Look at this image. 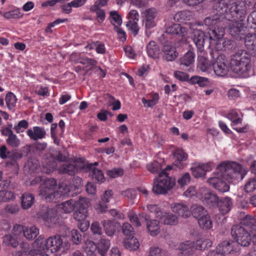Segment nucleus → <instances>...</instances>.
I'll return each instance as SVG.
<instances>
[{"mask_svg":"<svg viewBox=\"0 0 256 256\" xmlns=\"http://www.w3.org/2000/svg\"><path fill=\"white\" fill-rule=\"evenodd\" d=\"M210 66V64L206 58L203 56L198 57V66L202 72H206Z\"/></svg>","mask_w":256,"mask_h":256,"instance_id":"46","label":"nucleus"},{"mask_svg":"<svg viewBox=\"0 0 256 256\" xmlns=\"http://www.w3.org/2000/svg\"><path fill=\"white\" fill-rule=\"evenodd\" d=\"M26 133L31 139L34 140L43 138L46 134L44 128L39 126H34L32 129H28Z\"/></svg>","mask_w":256,"mask_h":256,"instance_id":"26","label":"nucleus"},{"mask_svg":"<svg viewBox=\"0 0 256 256\" xmlns=\"http://www.w3.org/2000/svg\"><path fill=\"white\" fill-rule=\"evenodd\" d=\"M56 182L54 178H48L39 187V195L46 200H53L57 192H56Z\"/></svg>","mask_w":256,"mask_h":256,"instance_id":"8","label":"nucleus"},{"mask_svg":"<svg viewBox=\"0 0 256 256\" xmlns=\"http://www.w3.org/2000/svg\"><path fill=\"white\" fill-rule=\"evenodd\" d=\"M198 221L200 226L204 230H210L212 227V222L208 214Z\"/></svg>","mask_w":256,"mask_h":256,"instance_id":"41","label":"nucleus"},{"mask_svg":"<svg viewBox=\"0 0 256 256\" xmlns=\"http://www.w3.org/2000/svg\"><path fill=\"white\" fill-rule=\"evenodd\" d=\"M222 251L226 254L239 251L240 248L236 242L232 240H224L218 245Z\"/></svg>","mask_w":256,"mask_h":256,"instance_id":"18","label":"nucleus"},{"mask_svg":"<svg viewBox=\"0 0 256 256\" xmlns=\"http://www.w3.org/2000/svg\"><path fill=\"white\" fill-rule=\"evenodd\" d=\"M200 193L201 194L203 201L210 206L217 205L219 198L216 194L205 188H202L200 189Z\"/></svg>","mask_w":256,"mask_h":256,"instance_id":"17","label":"nucleus"},{"mask_svg":"<svg viewBox=\"0 0 256 256\" xmlns=\"http://www.w3.org/2000/svg\"><path fill=\"white\" fill-rule=\"evenodd\" d=\"M24 235L29 240L34 239L39 234L38 229L35 226L26 228L23 230Z\"/></svg>","mask_w":256,"mask_h":256,"instance_id":"40","label":"nucleus"},{"mask_svg":"<svg viewBox=\"0 0 256 256\" xmlns=\"http://www.w3.org/2000/svg\"><path fill=\"white\" fill-rule=\"evenodd\" d=\"M190 82L192 84H197L201 87H204L209 84L210 82L208 78L204 77H201L198 76H192L190 80Z\"/></svg>","mask_w":256,"mask_h":256,"instance_id":"43","label":"nucleus"},{"mask_svg":"<svg viewBox=\"0 0 256 256\" xmlns=\"http://www.w3.org/2000/svg\"><path fill=\"white\" fill-rule=\"evenodd\" d=\"M14 198V195L12 192L6 190L0 191V202H6Z\"/></svg>","mask_w":256,"mask_h":256,"instance_id":"52","label":"nucleus"},{"mask_svg":"<svg viewBox=\"0 0 256 256\" xmlns=\"http://www.w3.org/2000/svg\"><path fill=\"white\" fill-rule=\"evenodd\" d=\"M190 180V174L186 172L178 180V182L181 186L188 184Z\"/></svg>","mask_w":256,"mask_h":256,"instance_id":"63","label":"nucleus"},{"mask_svg":"<svg viewBox=\"0 0 256 256\" xmlns=\"http://www.w3.org/2000/svg\"><path fill=\"white\" fill-rule=\"evenodd\" d=\"M101 223L106 234L108 236H114L117 228L116 223L110 220H104Z\"/></svg>","mask_w":256,"mask_h":256,"instance_id":"30","label":"nucleus"},{"mask_svg":"<svg viewBox=\"0 0 256 256\" xmlns=\"http://www.w3.org/2000/svg\"><path fill=\"white\" fill-rule=\"evenodd\" d=\"M22 157V154L20 152H13L12 153L10 152L8 155V158L11 160L10 162V164L12 166H18L16 162L21 159Z\"/></svg>","mask_w":256,"mask_h":256,"instance_id":"55","label":"nucleus"},{"mask_svg":"<svg viewBox=\"0 0 256 256\" xmlns=\"http://www.w3.org/2000/svg\"><path fill=\"white\" fill-rule=\"evenodd\" d=\"M56 210L54 208H47L46 211L40 215L42 218L50 223L54 222L56 218Z\"/></svg>","mask_w":256,"mask_h":256,"instance_id":"39","label":"nucleus"},{"mask_svg":"<svg viewBox=\"0 0 256 256\" xmlns=\"http://www.w3.org/2000/svg\"><path fill=\"white\" fill-rule=\"evenodd\" d=\"M128 21L126 24V27L130 30L134 36H136L138 32L139 28L137 22L139 19V14L136 10H130L127 16Z\"/></svg>","mask_w":256,"mask_h":256,"instance_id":"14","label":"nucleus"},{"mask_svg":"<svg viewBox=\"0 0 256 256\" xmlns=\"http://www.w3.org/2000/svg\"><path fill=\"white\" fill-rule=\"evenodd\" d=\"M70 192V188L68 186L66 183L61 182L59 184L58 190L56 192H57V195H56V198H58L62 196H66Z\"/></svg>","mask_w":256,"mask_h":256,"instance_id":"45","label":"nucleus"},{"mask_svg":"<svg viewBox=\"0 0 256 256\" xmlns=\"http://www.w3.org/2000/svg\"><path fill=\"white\" fill-rule=\"evenodd\" d=\"M72 240L76 244H80L82 240V235L78 230H73L71 232Z\"/></svg>","mask_w":256,"mask_h":256,"instance_id":"60","label":"nucleus"},{"mask_svg":"<svg viewBox=\"0 0 256 256\" xmlns=\"http://www.w3.org/2000/svg\"><path fill=\"white\" fill-rule=\"evenodd\" d=\"M76 205V202L74 200H66L58 204V208L64 212L69 214L72 212Z\"/></svg>","mask_w":256,"mask_h":256,"instance_id":"37","label":"nucleus"},{"mask_svg":"<svg viewBox=\"0 0 256 256\" xmlns=\"http://www.w3.org/2000/svg\"><path fill=\"white\" fill-rule=\"evenodd\" d=\"M175 159L174 164L179 168H182L183 165L182 162L186 161L188 158V154L182 149L177 148L173 152Z\"/></svg>","mask_w":256,"mask_h":256,"instance_id":"27","label":"nucleus"},{"mask_svg":"<svg viewBox=\"0 0 256 256\" xmlns=\"http://www.w3.org/2000/svg\"><path fill=\"white\" fill-rule=\"evenodd\" d=\"M148 55L154 59L159 58L160 49L156 43L154 41H150L146 46Z\"/></svg>","mask_w":256,"mask_h":256,"instance_id":"29","label":"nucleus"},{"mask_svg":"<svg viewBox=\"0 0 256 256\" xmlns=\"http://www.w3.org/2000/svg\"><path fill=\"white\" fill-rule=\"evenodd\" d=\"M158 218H160L161 222L165 224L175 225L178 223L177 216L172 213H167L166 212H158Z\"/></svg>","mask_w":256,"mask_h":256,"instance_id":"24","label":"nucleus"},{"mask_svg":"<svg viewBox=\"0 0 256 256\" xmlns=\"http://www.w3.org/2000/svg\"><path fill=\"white\" fill-rule=\"evenodd\" d=\"M217 173V176H214L209 178L208 182L213 188L217 190L220 192H228L230 189L229 185H228L222 178L220 175Z\"/></svg>","mask_w":256,"mask_h":256,"instance_id":"16","label":"nucleus"},{"mask_svg":"<svg viewBox=\"0 0 256 256\" xmlns=\"http://www.w3.org/2000/svg\"><path fill=\"white\" fill-rule=\"evenodd\" d=\"M239 225L244 227L248 230H256V218L252 216L246 215L242 219Z\"/></svg>","mask_w":256,"mask_h":256,"instance_id":"28","label":"nucleus"},{"mask_svg":"<svg viewBox=\"0 0 256 256\" xmlns=\"http://www.w3.org/2000/svg\"><path fill=\"white\" fill-rule=\"evenodd\" d=\"M16 97L13 93L9 92L6 94V102L8 109L10 110L13 108L16 105Z\"/></svg>","mask_w":256,"mask_h":256,"instance_id":"49","label":"nucleus"},{"mask_svg":"<svg viewBox=\"0 0 256 256\" xmlns=\"http://www.w3.org/2000/svg\"><path fill=\"white\" fill-rule=\"evenodd\" d=\"M124 246L130 250H136L140 246L138 240L133 236H128L124 240Z\"/></svg>","mask_w":256,"mask_h":256,"instance_id":"32","label":"nucleus"},{"mask_svg":"<svg viewBox=\"0 0 256 256\" xmlns=\"http://www.w3.org/2000/svg\"><path fill=\"white\" fill-rule=\"evenodd\" d=\"M172 212L179 216L187 218L190 216V212L188 206L182 203H173L171 204Z\"/></svg>","mask_w":256,"mask_h":256,"instance_id":"21","label":"nucleus"},{"mask_svg":"<svg viewBox=\"0 0 256 256\" xmlns=\"http://www.w3.org/2000/svg\"><path fill=\"white\" fill-rule=\"evenodd\" d=\"M184 242L188 248L200 251H204L212 245L211 240L206 238H200L196 241L186 240Z\"/></svg>","mask_w":256,"mask_h":256,"instance_id":"12","label":"nucleus"},{"mask_svg":"<svg viewBox=\"0 0 256 256\" xmlns=\"http://www.w3.org/2000/svg\"><path fill=\"white\" fill-rule=\"evenodd\" d=\"M228 61L224 55L218 56L216 61L212 64L215 74L220 76H226L228 72Z\"/></svg>","mask_w":256,"mask_h":256,"instance_id":"10","label":"nucleus"},{"mask_svg":"<svg viewBox=\"0 0 256 256\" xmlns=\"http://www.w3.org/2000/svg\"><path fill=\"white\" fill-rule=\"evenodd\" d=\"M217 173L228 182L232 180H242L247 173V170L241 164L234 162H225L217 167Z\"/></svg>","mask_w":256,"mask_h":256,"instance_id":"3","label":"nucleus"},{"mask_svg":"<svg viewBox=\"0 0 256 256\" xmlns=\"http://www.w3.org/2000/svg\"><path fill=\"white\" fill-rule=\"evenodd\" d=\"M193 34L194 42L196 44L198 49L200 51H202L205 41L208 39L210 40V36L208 38L207 36H205L204 32L200 30H194Z\"/></svg>","mask_w":256,"mask_h":256,"instance_id":"22","label":"nucleus"},{"mask_svg":"<svg viewBox=\"0 0 256 256\" xmlns=\"http://www.w3.org/2000/svg\"><path fill=\"white\" fill-rule=\"evenodd\" d=\"M256 189V179L252 178L246 182L244 186V191L246 192H252Z\"/></svg>","mask_w":256,"mask_h":256,"instance_id":"53","label":"nucleus"},{"mask_svg":"<svg viewBox=\"0 0 256 256\" xmlns=\"http://www.w3.org/2000/svg\"><path fill=\"white\" fill-rule=\"evenodd\" d=\"M166 34L183 36L186 33V28L178 24H173L166 28Z\"/></svg>","mask_w":256,"mask_h":256,"instance_id":"25","label":"nucleus"},{"mask_svg":"<svg viewBox=\"0 0 256 256\" xmlns=\"http://www.w3.org/2000/svg\"><path fill=\"white\" fill-rule=\"evenodd\" d=\"M110 246L108 240L102 238L98 244V250L102 256H105Z\"/></svg>","mask_w":256,"mask_h":256,"instance_id":"42","label":"nucleus"},{"mask_svg":"<svg viewBox=\"0 0 256 256\" xmlns=\"http://www.w3.org/2000/svg\"><path fill=\"white\" fill-rule=\"evenodd\" d=\"M245 45L250 51H253L252 54H256V34H248L245 37Z\"/></svg>","mask_w":256,"mask_h":256,"instance_id":"31","label":"nucleus"},{"mask_svg":"<svg viewBox=\"0 0 256 256\" xmlns=\"http://www.w3.org/2000/svg\"><path fill=\"white\" fill-rule=\"evenodd\" d=\"M78 170V168L74 164H64L61 166L58 171L60 174H67L69 175H74Z\"/></svg>","mask_w":256,"mask_h":256,"instance_id":"38","label":"nucleus"},{"mask_svg":"<svg viewBox=\"0 0 256 256\" xmlns=\"http://www.w3.org/2000/svg\"><path fill=\"white\" fill-rule=\"evenodd\" d=\"M195 54L192 50H190L180 59V64L186 66L192 64L194 61Z\"/></svg>","mask_w":256,"mask_h":256,"instance_id":"34","label":"nucleus"},{"mask_svg":"<svg viewBox=\"0 0 256 256\" xmlns=\"http://www.w3.org/2000/svg\"><path fill=\"white\" fill-rule=\"evenodd\" d=\"M78 60L80 63L84 65H86L87 66H95L97 63L95 60L88 58V57H80L78 58Z\"/></svg>","mask_w":256,"mask_h":256,"instance_id":"61","label":"nucleus"},{"mask_svg":"<svg viewBox=\"0 0 256 256\" xmlns=\"http://www.w3.org/2000/svg\"><path fill=\"white\" fill-rule=\"evenodd\" d=\"M42 236H40L36 243L43 250H50L52 252L60 250L65 251L69 248L70 244L66 238L60 235L56 234L43 240Z\"/></svg>","mask_w":256,"mask_h":256,"instance_id":"5","label":"nucleus"},{"mask_svg":"<svg viewBox=\"0 0 256 256\" xmlns=\"http://www.w3.org/2000/svg\"><path fill=\"white\" fill-rule=\"evenodd\" d=\"M232 236L236 240L238 245L248 247L252 243V238L248 230L240 225H235L232 228Z\"/></svg>","mask_w":256,"mask_h":256,"instance_id":"7","label":"nucleus"},{"mask_svg":"<svg viewBox=\"0 0 256 256\" xmlns=\"http://www.w3.org/2000/svg\"><path fill=\"white\" fill-rule=\"evenodd\" d=\"M172 42H166L164 44L162 49L163 58L166 61H172L178 56L176 48L172 46Z\"/></svg>","mask_w":256,"mask_h":256,"instance_id":"19","label":"nucleus"},{"mask_svg":"<svg viewBox=\"0 0 256 256\" xmlns=\"http://www.w3.org/2000/svg\"><path fill=\"white\" fill-rule=\"evenodd\" d=\"M162 170L158 174V178L154 179L152 192L156 194H164L170 190L175 184V180Z\"/></svg>","mask_w":256,"mask_h":256,"instance_id":"6","label":"nucleus"},{"mask_svg":"<svg viewBox=\"0 0 256 256\" xmlns=\"http://www.w3.org/2000/svg\"><path fill=\"white\" fill-rule=\"evenodd\" d=\"M230 67L232 72L238 76L246 78L251 69L250 56L243 50H239L232 56Z\"/></svg>","mask_w":256,"mask_h":256,"instance_id":"2","label":"nucleus"},{"mask_svg":"<svg viewBox=\"0 0 256 256\" xmlns=\"http://www.w3.org/2000/svg\"><path fill=\"white\" fill-rule=\"evenodd\" d=\"M110 14L112 24L114 26H116V24L118 26H120L122 24V19L118 12L116 11H112L110 12Z\"/></svg>","mask_w":256,"mask_h":256,"instance_id":"51","label":"nucleus"},{"mask_svg":"<svg viewBox=\"0 0 256 256\" xmlns=\"http://www.w3.org/2000/svg\"><path fill=\"white\" fill-rule=\"evenodd\" d=\"M214 15L206 18L204 20V23L206 26H212L208 32L210 39L213 40H217L216 44L218 43L223 44L224 40L222 39L224 34V30L222 27H220L218 25L220 22L221 19L224 18V14H218V12L216 10L214 5Z\"/></svg>","mask_w":256,"mask_h":256,"instance_id":"4","label":"nucleus"},{"mask_svg":"<svg viewBox=\"0 0 256 256\" xmlns=\"http://www.w3.org/2000/svg\"><path fill=\"white\" fill-rule=\"evenodd\" d=\"M98 164L97 162L88 164L84 166V169L94 182H103L105 180L104 174L100 170L96 167Z\"/></svg>","mask_w":256,"mask_h":256,"instance_id":"11","label":"nucleus"},{"mask_svg":"<svg viewBox=\"0 0 256 256\" xmlns=\"http://www.w3.org/2000/svg\"><path fill=\"white\" fill-rule=\"evenodd\" d=\"M28 122L26 120H22L19 122L18 124L14 126V128L16 132L20 133L24 132L28 128Z\"/></svg>","mask_w":256,"mask_h":256,"instance_id":"59","label":"nucleus"},{"mask_svg":"<svg viewBox=\"0 0 256 256\" xmlns=\"http://www.w3.org/2000/svg\"><path fill=\"white\" fill-rule=\"evenodd\" d=\"M217 206L220 212L222 214H226L228 212L232 206V201L231 198L226 196L219 199L217 204Z\"/></svg>","mask_w":256,"mask_h":256,"instance_id":"23","label":"nucleus"},{"mask_svg":"<svg viewBox=\"0 0 256 256\" xmlns=\"http://www.w3.org/2000/svg\"><path fill=\"white\" fill-rule=\"evenodd\" d=\"M158 94H155L150 100H146L144 98H142V102L145 106L150 108L156 105L158 102Z\"/></svg>","mask_w":256,"mask_h":256,"instance_id":"54","label":"nucleus"},{"mask_svg":"<svg viewBox=\"0 0 256 256\" xmlns=\"http://www.w3.org/2000/svg\"><path fill=\"white\" fill-rule=\"evenodd\" d=\"M244 20H237L229 24L230 34L234 38H240V35L244 34L246 26L243 22Z\"/></svg>","mask_w":256,"mask_h":256,"instance_id":"15","label":"nucleus"},{"mask_svg":"<svg viewBox=\"0 0 256 256\" xmlns=\"http://www.w3.org/2000/svg\"><path fill=\"white\" fill-rule=\"evenodd\" d=\"M238 113L235 111V110H232L228 114V118L231 120L233 123L234 124H241L242 122V120L240 118H238Z\"/></svg>","mask_w":256,"mask_h":256,"instance_id":"58","label":"nucleus"},{"mask_svg":"<svg viewBox=\"0 0 256 256\" xmlns=\"http://www.w3.org/2000/svg\"><path fill=\"white\" fill-rule=\"evenodd\" d=\"M193 176L196 178L204 177L206 172L210 170L208 164H195L190 168Z\"/></svg>","mask_w":256,"mask_h":256,"instance_id":"20","label":"nucleus"},{"mask_svg":"<svg viewBox=\"0 0 256 256\" xmlns=\"http://www.w3.org/2000/svg\"><path fill=\"white\" fill-rule=\"evenodd\" d=\"M122 231L126 236H131L134 234V230L132 226L128 222H124L122 226Z\"/></svg>","mask_w":256,"mask_h":256,"instance_id":"62","label":"nucleus"},{"mask_svg":"<svg viewBox=\"0 0 256 256\" xmlns=\"http://www.w3.org/2000/svg\"><path fill=\"white\" fill-rule=\"evenodd\" d=\"M162 167L161 164L156 160L154 161L147 166L148 170L152 174L159 173L160 170L162 169Z\"/></svg>","mask_w":256,"mask_h":256,"instance_id":"50","label":"nucleus"},{"mask_svg":"<svg viewBox=\"0 0 256 256\" xmlns=\"http://www.w3.org/2000/svg\"><path fill=\"white\" fill-rule=\"evenodd\" d=\"M218 14L230 20H244L248 12L246 2L238 0H220L214 4Z\"/></svg>","mask_w":256,"mask_h":256,"instance_id":"1","label":"nucleus"},{"mask_svg":"<svg viewBox=\"0 0 256 256\" xmlns=\"http://www.w3.org/2000/svg\"><path fill=\"white\" fill-rule=\"evenodd\" d=\"M113 192L112 190H106L104 194L102 196L101 202L98 206V209L100 210L101 212H106L108 207L106 205H103V204L108 202L110 199L112 198Z\"/></svg>","mask_w":256,"mask_h":256,"instance_id":"36","label":"nucleus"},{"mask_svg":"<svg viewBox=\"0 0 256 256\" xmlns=\"http://www.w3.org/2000/svg\"><path fill=\"white\" fill-rule=\"evenodd\" d=\"M178 250L180 252L178 256H195V250L188 248L184 242L180 244Z\"/></svg>","mask_w":256,"mask_h":256,"instance_id":"44","label":"nucleus"},{"mask_svg":"<svg viewBox=\"0 0 256 256\" xmlns=\"http://www.w3.org/2000/svg\"><path fill=\"white\" fill-rule=\"evenodd\" d=\"M89 202L84 198H82L76 202V210L73 214V216L76 220L81 222L84 220L88 216L87 208Z\"/></svg>","mask_w":256,"mask_h":256,"instance_id":"9","label":"nucleus"},{"mask_svg":"<svg viewBox=\"0 0 256 256\" xmlns=\"http://www.w3.org/2000/svg\"><path fill=\"white\" fill-rule=\"evenodd\" d=\"M150 256H168L166 251L158 246L152 247Z\"/></svg>","mask_w":256,"mask_h":256,"instance_id":"56","label":"nucleus"},{"mask_svg":"<svg viewBox=\"0 0 256 256\" xmlns=\"http://www.w3.org/2000/svg\"><path fill=\"white\" fill-rule=\"evenodd\" d=\"M34 196L28 192L24 193L22 196V207L23 209L27 210L30 208L34 202Z\"/></svg>","mask_w":256,"mask_h":256,"instance_id":"33","label":"nucleus"},{"mask_svg":"<svg viewBox=\"0 0 256 256\" xmlns=\"http://www.w3.org/2000/svg\"><path fill=\"white\" fill-rule=\"evenodd\" d=\"M7 144L13 148H18L20 146V141L14 133L8 138L6 140Z\"/></svg>","mask_w":256,"mask_h":256,"instance_id":"48","label":"nucleus"},{"mask_svg":"<svg viewBox=\"0 0 256 256\" xmlns=\"http://www.w3.org/2000/svg\"><path fill=\"white\" fill-rule=\"evenodd\" d=\"M123 170L120 168H113L106 170V174L110 178H116L123 174Z\"/></svg>","mask_w":256,"mask_h":256,"instance_id":"57","label":"nucleus"},{"mask_svg":"<svg viewBox=\"0 0 256 256\" xmlns=\"http://www.w3.org/2000/svg\"><path fill=\"white\" fill-rule=\"evenodd\" d=\"M198 220L208 214L207 211L202 206L194 204L191 207L190 214Z\"/></svg>","mask_w":256,"mask_h":256,"instance_id":"35","label":"nucleus"},{"mask_svg":"<svg viewBox=\"0 0 256 256\" xmlns=\"http://www.w3.org/2000/svg\"><path fill=\"white\" fill-rule=\"evenodd\" d=\"M36 242V240L35 241V244L38 246L40 249L36 248L32 250L30 256H48V254H45L44 250H43L42 248L40 247V244L38 245Z\"/></svg>","mask_w":256,"mask_h":256,"instance_id":"64","label":"nucleus"},{"mask_svg":"<svg viewBox=\"0 0 256 256\" xmlns=\"http://www.w3.org/2000/svg\"><path fill=\"white\" fill-rule=\"evenodd\" d=\"M190 12L188 11H181L177 12L174 16V19L178 22H183L189 20Z\"/></svg>","mask_w":256,"mask_h":256,"instance_id":"47","label":"nucleus"},{"mask_svg":"<svg viewBox=\"0 0 256 256\" xmlns=\"http://www.w3.org/2000/svg\"><path fill=\"white\" fill-rule=\"evenodd\" d=\"M140 220H144L146 223L148 230L152 236H156L160 232L159 222L150 220L149 216L146 214H142L140 215Z\"/></svg>","mask_w":256,"mask_h":256,"instance_id":"13","label":"nucleus"}]
</instances>
